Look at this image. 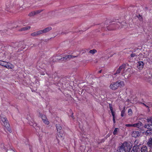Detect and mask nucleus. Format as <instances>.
I'll return each mask as SVG.
<instances>
[{"mask_svg":"<svg viewBox=\"0 0 152 152\" xmlns=\"http://www.w3.org/2000/svg\"><path fill=\"white\" fill-rule=\"evenodd\" d=\"M52 29V28L51 27H48L45 28L42 30H40L41 34L44 33H46Z\"/></svg>","mask_w":152,"mask_h":152,"instance_id":"nucleus-11","label":"nucleus"},{"mask_svg":"<svg viewBox=\"0 0 152 152\" xmlns=\"http://www.w3.org/2000/svg\"><path fill=\"white\" fill-rule=\"evenodd\" d=\"M40 34H41V33L40 31V30H39V31H36L31 33V36L35 37L39 35Z\"/></svg>","mask_w":152,"mask_h":152,"instance_id":"nucleus-14","label":"nucleus"},{"mask_svg":"<svg viewBox=\"0 0 152 152\" xmlns=\"http://www.w3.org/2000/svg\"><path fill=\"white\" fill-rule=\"evenodd\" d=\"M96 52V50L95 49H93L92 50H91L89 51V53H91L93 54H94Z\"/></svg>","mask_w":152,"mask_h":152,"instance_id":"nucleus-31","label":"nucleus"},{"mask_svg":"<svg viewBox=\"0 0 152 152\" xmlns=\"http://www.w3.org/2000/svg\"><path fill=\"white\" fill-rule=\"evenodd\" d=\"M111 112L112 114L113 117H115V113L113 111H112Z\"/></svg>","mask_w":152,"mask_h":152,"instance_id":"nucleus-40","label":"nucleus"},{"mask_svg":"<svg viewBox=\"0 0 152 152\" xmlns=\"http://www.w3.org/2000/svg\"><path fill=\"white\" fill-rule=\"evenodd\" d=\"M113 123H115V117H113Z\"/></svg>","mask_w":152,"mask_h":152,"instance_id":"nucleus-46","label":"nucleus"},{"mask_svg":"<svg viewBox=\"0 0 152 152\" xmlns=\"http://www.w3.org/2000/svg\"><path fill=\"white\" fill-rule=\"evenodd\" d=\"M110 87L113 90H116L118 88L116 82L112 83L110 85Z\"/></svg>","mask_w":152,"mask_h":152,"instance_id":"nucleus-6","label":"nucleus"},{"mask_svg":"<svg viewBox=\"0 0 152 152\" xmlns=\"http://www.w3.org/2000/svg\"><path fill=\"white\" fill-rule=\"evenodd\" d=\"M142 125V124L141 122H139L137 123L133 124V127H136L139 128Z\"/></svg>","mask_w":152,"mask_h":152,"instance_id":"nucleus-16","label":"nucleus"},{"mask_svg":"<svg viewBox=\"0 0 152 152\" xmlns=\"http://www.w3.org/2000/svg\"><path fill=\"white\" fill-rule=\"evenodd\" d=\"M147 121L148 123H150L151 124H148L150 126H152V116H150L148 118Z\"/></svg>","mask_w":152,"mask_h":152,"instance_id":"nucleus-18","label":"nucleus"},{"mask_svg":"<svg viewBox=\"0 0 152 152\" xmlns=\"http://www.w3.org/2000/svg\"><path fill=\"white\" fill-rule=\"evenodd\" d=\"M140 151L141 152H147L148 148L147 147L143 145L141 148Z\"/></svg>","mask_w":152,"mask_h":152,"instance_id":"nucleus-19","label":"nucleus"},{"mask_svg":"<svg viewBox=\"0 0 152 152\" xmlns=\"http://www.w3.org/2000/svg\"><path fill=\"white\" fill-rule=\"evenodd\" d=\"M7 152H15L13 150L11 149L8 150Z\"/></svg>","mask_w":152,"mask_h":152,"instance_id":"nucleus-41","label":"nucleus"},{"mask_svg":"<svg viewBox=\"0 0 152 152\" xmlns=\"http://www.w3.org/2000/svg\"><path fill=\"white\" fill-rule=\"evenodd\" d=\"M28 123L31 126H33L34 127H35L37 126L36 124L33 120L32 121H30L29 119Z\"/></svg>","mask_w":152,"mask_h":152,"instance_id":"nucleus-20","label":"nucleus"},{"mask_svg":"<svg viewBox=\"0 0 152 152\" xmlns=\"http://www.w3.org/2000/svg\"><path fill=\"white\" fill-rule=\"evenodd\" d=\"M142 104H143V105L145 106V107H146L147 108H148V106L146 105L145 104H144V103H141Z\"/></svg>","mask_w":152,"mask_h":152,"instance_id":"nucleus-45","label":"nucleus"},{"mask_svg":"<svg viewBox=\"0 0 152 152\" xmlns=\"http://www.w3.org/2000/svg\"><path fill=\"white\" fill-rule=\"evenodd\" d=\"M43 121L44 123L48 125L49 123V121H48L47 118L45 119V120H43Z\"/></svg>","mask_w":152,"mask_h":152,"instance_id":"nucleus-35","label":"nucleus"},{"mask_svg":"<svg viewBox=\"0 0 152 152\" xmlns=\"http://www.w3.org/2000/svg\"><path fill=\"white\" fill-rule=\"evenodd\" d=\"M125 23L124 22L121 23L120 22L112 23L107 27V29L109 30H113L122 28Z\"/></svg>","mask_w":152,"mask_h":152,"instance_id":"nucleus-3","label":"nucleus"},{"mask_svg":"<svg viewBox=\"0 0 152 152\" xmlns=\"http://www.w3.org/2000/svg\"><path fill=\"white\" fill-rule=\"evenodd\" d=\"M39 115L43 121V120H45V119H46V118H47L46 116L43 114H40Z\"/></svg>","mask_w":152,"mask_h":152,"instance_id":"nucleus-28","label":"nucleus"},{"mask_svg":"<svg viewBox=\"0 0 152 152\" xmlns=\"http://www.w3.org/2000/svg\"><path fill=\"white\" fill-rule=\"evenodd\" d=\"M43 11V10H36L35 11H34L35 15H37V14H38L39 13H40V12H42Z\"/></svg>","mask_w":152,"mask_h":152,"instance_id":"nucleus-29","label":"nucleus"},{"mask_svg":"<svg viewBox=\"0 0 152 152\" xmlns=\"http://www.w3.org/2000/svg\"><path fill=\"white\" fill-rule=\"evenodd\" d=\"M36 15L34 11H32L28 15V16L31 17Z\"/></svg>","mask_w":152,"mask_h":152,"instance_id":"nucleus-24","label":"nucleus"},{"mask_svg":"<svg viewBox=\"0 0 152 152\" xmlns=\"http://www.w3.org/2000/svg\"><path fill=\"white\" fill-rule=\"evenodd\" d=\"M104 139H102V140H101V142H104Z\"/></svg>","mask_w":152,"mask_h":152,"instance_id":"nucleus-48","label":"nucleus"},{"mask_svg":"<svg viewBox=\"0 0 152 152\" xmlns=\"http://www.w3.org/2000/svg\"><path fill=\"white\" fill-rule=\"evenodd\" d=\"M67 33H68L67 32H62L61 33V34H67Z\"/></svg>","mask_w":152,"mask_h":152,"instance_id":"nucleus-47","label":"nucleus"},{"mask_svg":"<svg viewBox=\"0 0 152 152\" xmlns=\"http://www.w3.org/2000/svg\"><path fill=\"white\" fill-rule=\"evenodd\" d=\"M147 145L151 150L152 149V137H151L148 140Z\"/></svg>","mask_w":152,"mask_h":152,"instance_id":"nucleus-8","label":"nucleus"},{"mask_svg":"<svg viewBox=\"0 0 152 152\" xmlns=\"http://www.w3.org/2000/svg\"><path fill=\"white\" fill-rule=\"evenodd\" d=\"M18 42H12L11 43V46L14 48H18Z\"/></svg>","mask_w":152,"mask_h":152,"instance_id":"nucleus-17","label":"nucleus"},{"mask_svg":"<svg viewBox=\"0 0 152 152\" xmlns=\"http://www.w3.org/2000/svg\"><path fill=\"white\" fill-rule=\"evenodd\" d=\"M4 66L8 69H12L13 68V66L12 64L7 62H6Z\"/></svg>","mask_w":152,"mask_h":152,"instance_id":"nucleus-12","label":"nucleus"},{"mask_svg":"<svg viewBox=\"0 0 152 152\" xmlns=\"http://www.w3.org/2000/svg\"><path fill=\"white\" fill-rule=\"evenodd\" d=\"M138 141L136 140L134 142V145H136V144H139L138 143Z\"/></svg>","mask_w":152,"mask_h":152,"instance_id":"nucleus-44","label":"nucleus"},{"mask_svg":"<svg viewBox=\"0 0 152 152\" xmlns=\"http://www.w3.org/2000/svg\"><path fill=\"white\" fill-rule=\"evenodd\" d=\"M139 17H138V18L139 19V20L140 21H142V17L140 15H139Z\"/></svg>","mask_w":152,"mask_h":152,"instance_id":"nucleus-42","label":"nucleus"},{"mask_svg":"<svg viewBox=\"0 0 152 152\" xmlns=\"http://www.w3.org/2000/svg\"><path fill=\"white\" fill-rule=\"evenodd\" d=\"M78 56H73L71 55H68L66 56V60L68 59H69L70 58H74L77 57Z\"/></svg>","mask_w":152,"mask_h":152,"instance_id":"nucleus-23","label":"nucleus"},{"mask_svg":"<svg viewBox=\"0 0 152 152\" xmlns=\"http://www.w3.org/2000/svg\"><path fill=\"white\" fill-rule=\"evenodd\" d=\"M102 72V70H100L99 71L98 73H101Z\"/></svg>","mask_w":152,"mask_h":152,"instance_id":"nucleus-49","label":"nucleus"},{"mask_svg":"<svg viewBox=\"0 0 152 152\" xmlns=\"http://www.w3.org/2000/svg\"><path fill=\"white\" fill-rule=\"evenodd\" d=\"M58 134L59 136H60L61 137H63L65 135L63 131L58 133Z\"/></svg>","mask_w":152,"mask_h":152,"instance_id":"nucleus-27","label":"nucleus"},{"mask_svg":"<svg viewBox=\"0 0 152 152\" xmlns=\"http://www.w3.org/2000/svg\"><path fill=\"white\" fill-rule=\"evenodd\" d=\"M125 108L121 112V115L122 117H124L125 115Z\"/></svg>","mask_w":152,"mask_h":152,"instance_id":"nucleus-30","label":"nucleus"},{"mask_svg":"<svg viewBox=\"0 0 152 152\" xmlns=\"http://www.w3.org/2000/svg\"><path fill=\"white\" fill-rule=\"evenodd\" d=\"M57 74L55 72L52 75V77L53 78V81H54V83L55 84L56 83V81H57V80H55V78H57L58 79V77H57Z\"/></svg>","mask_w":152,"mask_h":152,"instance_id":"nucleus-21","label":"nucleus"},{"mask_svg":"<svg viewBox=\"0 0 152 152\" xmlns=\"http://www.w3.org/2000/svg\"><path fill=\"white\" fill-rule=\"evenodd\" d=\"M133 124H126V126L127 127H131V126L133 127Z\"/></svg>","mask_w":152,"mask_h":152,"instance_id":"nucleus-38","label":"nucleus"},{"mask_svg":"<svg viewBox=\"0 0 152 152\" xmlns=\"http://www.w3.org/2000/svg\"><path fill=\"white\" fill-rule=\"evenodd\" d=\"M6 62H7L0 60V65L4 66Z\"/></svg>","mask_w":152,"mask_h":152,"instance_id":"nucleus-33","label":"nucleus"},{"mask_svg":"<svg viewBox=\"0 0 152 152\" xmlns=\"http://www.w3.org/2000/svg\"><path fill=\"white\" fill-rule=\"evenodd\" d=\"M144 63L142 61H139L137 63V67L140 70H142L143 67Z\"/></svg>","mask_w":152,"mask_h":152,"instance_id":"nucleus-9","label":"nucleus"},{"mask_svg":"<svg viewBox=\"0 0 152 152\" xmlns=\"http://www.w3.org/2000/svg\"><path fill=\"white\" fill-rule=\"evenodd\" d=\"M131 57H133L136 56V55L135 53H132L130 55Z\"/></svg>","mask_w":152,"mask_h":152,"instance_id":"nucleus-39","label":"nucleus"},{"mask_svg":"<svg viewBox=\"0 0 152 152\" xmlns=\"http://www.w3.org/2000/svg\"><path fill=\"white\" fill-rule=\"evenodd\" d=\"M18 42V48H20L18 49V52H19L20 51L22 50H23L24 49L25 47V45L23 41H20Z\"/></svg>","mask_w":152,"mask_h":152,"instance_id":"nucleus-5","label":"nucleus"},{"mask_svg":"<svg viewBox=\"0 0 152 152\" xmlns=\"http://www.w3.org/2000/svg\"><path fill=\"white\" fill-rule=\"evenodd\" d=\"M31 27L30 26H28L26 27H24L23 28H22L20 29L19 30V31H23L26 30L28 29H29Z\"/></svg>","mask_w":152,"mask_h":152,"instance_id":"nucleus-22","label":"nucleus"},{"mask_svg":"<svg viewBox=\"0 0 152 152\" xmlns=\"http://www.w3.org/2000/svg\"><path fill=\"white\" fill-rule=\"evenodd\" d=\"M118 130V128H115L113 133V135H116L117 134V132Z\"/></svg>","mask_w":152,"mask_h":152,"instance_id":"nucleus-26","label":"nucleus"},{"mask_svg":"<svg viewBox=\"0 0 152 152\" xmlns=\"http://www.w3.org/2000/svg\"><path fill=\"white\" fill-rule=\"evenodd\" d=\"M1 123L4 127V129L5 131L6 132L8 131L9 132L11 133L12 132L11 129L7 118L4 116L1 115Z\"/></svg>","mask_w":152,"mask_h":152,"instance_id":"nucleus-2","label":"nucleus"},{"mask_svg":"<svg viewBox=\"0 0 152 152\" xmlns=\"http://www.w3.org/2000/svg\"><path fill=\"white\" fill-rule=\"evenodd\" d=\"M66 56H65V57L59 58L58 59V61L59 62H61L63 61L66 60Z\"/></svg>","mask_w":152,"mask_h":152,"instance_id":"nucleus-25","label":"nucleus"},{"mask_svg":"<svg viewBox=\"0 0 152 152\" xmlns=\"http://www.w3.org/2000/svg\"><path fill=\"white\" fill-rule=\"evenodd\" d=\"M125 66L126 65L125 64H123L121 66H120L116 71V73L114 74V75H116L117 74L120 73L122 69H124L125 67Z\"/></svg>","mask_w":152,"mask_h":152,"instance_id":"nucleus-7","label":"nucleus"},{"mask_svg":"<svg viewBox=\"0 0 152 152\" xmlns=\"http://www.w3.org/2000/svg\"><path fill=\"white\" fill-rule=\"evenodd\" d=\"M144 127L148 129L145 132V134L146 136H149L151 135L152 134V128L149 126V125L148 124H145Z\"/></svg>","mask_w":152,"mask_h":152,"instance_id":"nucleus-4","label":"nucleus"},{"mask_svg":"<svg viewBox=\"0 0 152 152\" xmlns=\"http://www.w3.org/2000/svg\"><path fill=\"white\" fill-rule=\"evenodd\" d=\"M116 82L117 83L118 88L123 87L125 85L124 82L122 80H119L117 81Z\"/></svg>","mask_w":152,"mask_h":152,"instance_id":"nucleus-10","label":"nucleus"},{"mask_svg":"<svg viewBox=\"0 0 152 152\" xmlns=\"http://www.w3.org/2000/svg\"><path fill=\"white\" fill-rule=\"evenodd\" d=\"M141 144L139 143V144H136V146L137 148H136V150H135V152H137L138 151V149H139V147L140 145H141Z\"/></svg>","mask_w":152,"mask_h":152,"instance_id":"nucleus-34","label":"nucleus"},{"mask_svg":"<svg viewBox=\"0 0 152 152\" xmlns=\"http://www.w3.org/2000/svg\"><path fill=\"white\" fill-rule=\"evenodd\" d=\"M109 107L111 111H113L112 107L111 105L110 104H109Z\"/></svg>","mask_w":152,"mask_h":152,"instance_id":"nucleus-43","label":"nucleus"},{"mask_svg":"<svg viewBox=\"0 0 152 152\" xmlns=\"http://www.w3.org/2000/svg\"><path fill=\"white\" fill-rule=\"evenodd\" d=\"M132 114V111L131 109H129L128 110V114L129 115L131 116Z\"/></svg>","mask_w":152,"mask_h":152,"instance_id":"nucleus-32","label":"nucleus"},{"mask_svg":"<svg viewBox=\"0 0 152 152\" xmlns=\"http://www.w3.org/2000/svg\"><path fill=\"white\" fill-rule=\"evenodd\" d=\"M140 132L137 131H133L132 134V137H136L140 135Z\"/></svg>","mask_w":152,"mask_h":152,"instance_id":"nucleus-13","label":"nucleus"},{"mask_svg":"<svg viewBox=\"0 0 152 152\" xmlns=\"http://www.w3.org/2000/svg\"><path fill=\"white\" fill-rule=\"evenodd\" d=\"M56 126L57 129V133L60 132H61L63 131L62 130V127L60 126V125L59 124H56Z\"/></svg>","mask_w":152,"mask_h":152,"instance_id":"nucleus-15","label":"nucleus"},{"mask_svg":"<svg viewBox=\"0 0 152 152\" xmlns=\"http://www.w3.org/2000/svg\"><path fill=\"white\" fill-rule=\"evenodd\" d=\"M131 149L129 143L127 142H125L123 143L120 144L118 148L117 151V152H129Z\"/></svg>","mask_w":152,"mask_h":152,"instance_id":"nucleus-1","label":"nucleus"},{"mask_svg":"<svg viewBox=\"0 0 152 152\" xmlns=\"http://www.w3.org/2000/svg\"><path fill=\"white\" fill-rule=\"evenodd\" d=\"M70 112L72 113L71 115L70 116L71 117L72 119H74V118L73 116V113H72V111L71 110H70Z\"/></svg>","mask_w":152,"mask_h":152,"instance_id":"nucleus-37","label":"nucleus"},{"mask_svg":"<svg viewBox=\"0 0 152 152\" xmlns=\"http://www.w3.org/2000/svg\"><path fill=\"white\" fill-rule=\"evenodd\" d=\"M137 148L136 145H134V146L133 147L132 150L131 151V152H135V150H136V148Z\"/></svg>","mask_w":152,"mask_h":152,"instance_id":"nucleus-36","label":"nucleus"}]
</instances>
